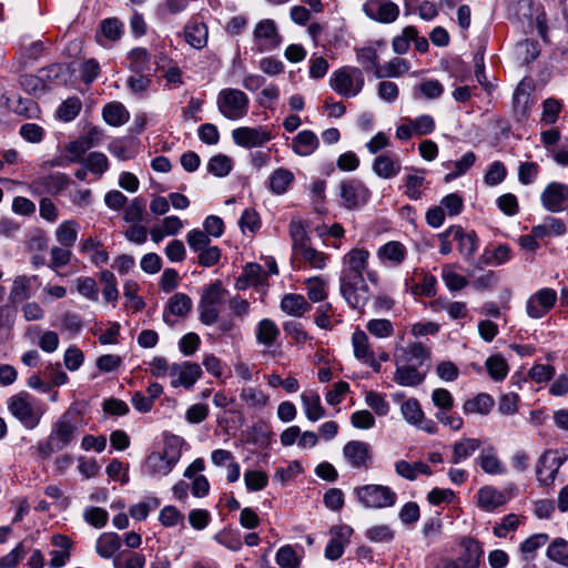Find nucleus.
<instances>
[{
	"label": "nucleus",
	"instance_id": "obj_44",
	"mask_svg": "<svg viewBox=\"0 0 568 568\" xmlns=\"http://www.w3.org/2000/svg\"><path fill=\"white\" fill-rule=\"evenodd\" d=\"M185 41L195 49H201L207 41V28L204 23H190L184 29Z\"/></svg>",
	"mask_w": 568,
	"mask_h": 568
},
{
	"label": "nucleus",
	"instance_id": "obj_32",
	"mask_svg": "<svg viewBox=\"0 0 568 568\" xmlns=\"http://www.w3.org/2000/svg\"><path fill=\"white\" fill-rule=\"evenodd\" d=\"M534 100L530 92L523 85H518L513 95V110L519 120L528 118Z\"/></svg>",
	"mask_w": 568,
	"mask_h": 568
},
{
	"label": "nucleus",
	"instance_id": "obj_53",
	"mask_svg": "<svg viewBox=\"0 0 568 568\" xmlns=\"http://www.w3.org/2000/svg\"><path fill=\"white\" fill-rule=\"evenodd\" d=\"M41 81L48 83L65 82L67 68L61 63H53L39 70Z\"/></svg>",
	"mask_w": 568,
	"mask_h": 568
},
{
	"label": "nucleus",
	"instance_id": "obj_36",
	"mask_svg": "<svg viewBox=\"0 0 568 568\" xmlns=\"http://www.w3.org/2000/svg\"><path fill=\"white\" fill-rule=\"evenodd\" d=\"M255 336L258 344L271 347L280 336V329L274 321L264 318L257 324Z\"/></svg>",
	"mask_w": 568,
	"mask_h": 568
},
{
	"label": "nucleus",
	"instance_id": "obj_56",
	"mask_svg": "<svg viewBox=\"0 0 568 568\" xmlns=\"http://www.w3.org/2000/svg\"><path fill=\"white\" fill-rule=\"evenodd\" d=\"M130 68L135 73H142L149 70L150 54L146 49L134 48L129 52Z\"/></svg>",
	"mask_w": 568,
	"mask_h": 568
},
{
	"label": "nucleus",
	"instance_id": "obj_47",
	"mask_svg": "<svg viewBox=\"0 0 568 568\" xmlns=\"http://www.w3.org/2000/svg\"><path fill=\"white\" fill-rule=\"evenodd\" d=\"M546 555L551 561L568 567V540L555 538L549 544Z\"/></svg>",
	"mask_w": 568,
	"mask_h": 568
},
{
	"label": "nucleus",
	"instance_id": "obj_26",
	"mask_svg": "<svg viewBox=\"0 0 568 568\" xmlns=\"http://www.w3.org/2000/svg\"><path fill=\"white\" fill-rule=\"evenodd\" d=\"M374 173L382 179L395 178L402 169L398 156L384 153L378 155L372 165Z\"/></svg>",
	"mask_w": 568,
	"mask_h": 568
},
{
	"label": "nucleus",
	"instance_id": "obj_31",
	"mask_svg": "<svg viewBox=\"0 0 568 568\" xmlns=\"http://www.w3.org/2000/svg\"><path fill=\"white\" fill-rule=\"evenodd\" d=\"M122 34L123 23L118 18H106L100 22L95 38L99 44L105 45L104 40L116 42Z\"/></svg>",
	"mask_w": 568,
	"mask_h": 568
},
{
	"label": "nucleus",
	"instance_id": "obj_64",
	"mask_svg": "<svg viewBox=\"0 0 568 568\" xmlns=\"http://www.w3.org/2000/svg\"><path fill=\"white\" fill-rule=\"evenodd\" d=\"M425 178L422 174H409L405 179V194L410 200H419L423 196V185Z\"/></svg>",
	"mask_w": 568,
	"mask_h": 568
},
{
	"label": "nucleus",
	"instance_id": "obj_33",
	"mask_svg": "<svg viewBox=\"0 0 568 568\" xmlns=\"http://www.w3.org/2000/svg\"><path fill=\"white\" fill-rule=\"evenodd\" d=\"M301 399L308 420L316 422L324 416L325 410L321 404V398L317 393L313 390L304 392L301 395Z\"/></svg>",
	"mask_w": 568,
	"mask_h": 568
},
{
	"label": "nucleus",
	"instance_id": "obj_55",
	"mask_svg": "<svg viewBox=\"0 0 568 568\" xmlns=\"http://www.w3.org/2000/svg\"><path fill=\"white\" fill-rule=\"evenodd\" d=\"M549 539V536L545 532L535 534L524 540L520 545V551L525 559H532L537 549L544 546Z\"/></svg>",
	"mask_w": 568,
	"mask_h": 568
},
{
	"label": "nucleus",
	"instance_id": "obj_21",
	"mask_svg": "<svg viewBox=\"0 0 568 568\" xmlns=\"http://www.w3.org/2000/svg\"><path fill=\"white\" fill-rule=\"evenodd\" d=\"M462 554L455 560L459 568H478L484 556V549L479 541L473 538L460 540Z\"/></svg>",
	"mask_w": 568,
	"mask_h": 568
},
{
	"label": "nucleus",
	"instance_id": "obj_27",
	"mask_svg": "<svg viewBox=\"0 0 568 568\" xmlns=\"http://www.w3.org/2000/svg\"><path fill=\"white\" fill-rule=\"evenodd\" d=\"M406 255V247L397 241L387 242L377 251L378 258L387 266H398L404 262Z\"/></svg>",
	"mask_w": 568,
	"mask_h": 568
},
{
	"label": "nucleus",
	"instance_id": "obj_42",
	"mask_svg": "<svg viewBox=\"0 0 568 568\" xmlns=\"http://www.w3.org/2000/svg\"><path fill=\"white\" fill-rule=\"evenodd\" d=\"M297 258H300L304 265H307L312 268L323 270L326 266L328 255L324 252L317 251L311 245L304 247L294 254Z\"/></svg>",
	"mask_w": 568,
	"mask_h": 568
},
{
	"label": "nucleus",
	"instance_id": "obj_62",
	"mask_svg": "<svg viewBox=\"0 0 568 568\" xmlns=\"http://www.w3.org/2000/svg\"><path fill=\"white\" fill-rule=\"evenodd\" d=\"M510 260V248L507 245H498L491 252H485L480 257L484 264L501 265Z\"/></svg>",
	"mask_w": 568,
	"mask_h": 568
},
{
	"label": "nucleus",
	"instance_id": "obj_9",
	"mask_svg": "<svg viewBox=\"0 0 568 568\" xmlns=\"http://www.w3.org/2000/svg\"><path fill=\"white\" fill-rule=\"evenodd\" d=\"M339 197L342 205L347 210H354L368 202L371 191L358 179H347L339 184Z\"/></svg>",
	"mask_w": 568,
	"mask_h": 568
},
{
	"label": "nucleus",
	"instance_id": "obj_10",
	"mask_svg": "<svg viewBox=\"0 0 568 568\" xmlns=\"http://www.w3.org/2000/svg\"><path fill=\"white\" fill-rule=\"evenodd\" d=\"M181 458V449L169 444L163 453H151L146 458L145 467L152 475H169Z\"/></svg>",
	"mask_w": 568,
	"mask_h": 568
},
{
	"label": "nucleus",
	"instance_id": "obj_39",
	"mask_svg": "<svg viewBox=\"0 0 568 568\" xmlns=\"http://www.w3.org/2000/svg\"><path fill=\"white\" fill-rule=\"evenodd\" d=\"M79 232V224L74 220H67L59 224L55 230V239L60 245L71 247L77 239Z\"/></svg>",
	"mask_w": 568,
	"mask_h": 568
},
{
	"label": "nucleus",
	"instance_id": "obj_63",
	"mask_svg": "<svg viewBox=\"0 0 568 568\" xmlns=\"http://www.w3.org/2000/svg\"><path fill=\"white\" fill-rule=\"evenodd\" d=\"M561 108L562 105L558 100L552 98L546 99L542 103L541 121L548 125L555 124L558 120Z\"/></svg>",
	"mask_w": 568,
	"mask_h": 568
},
{
	"label": "nucleus",
	"instance_id": "obj_30",
	"mask_svg": "<svg viewBox=\"0 0 568 568\" xmlns=\"http://www.w3.org/2000/svg\"><path fill=\"white\" fill-rule=\"evenodd\" d=\"M320 145L317 135L311 130H303L292 140V150L300 156L313 154Z\"/></svg>",
	"mask_w": 568,
	"mask_h": 568
},
{
	"label": "nucleus",
	"instance_id": "obj_4",
	"mask_svg": "<svg viewBox=\"0 0 568 568\" xmlns=\"http://www.w3.org/2000/svg\"><path fill=\"white\" fill-rule=\"evenodd\" d=\"M227 291L222 282L216 280L203 288L199 302V318L204 325H213L220 316V306L224 302Z\"/></svg>",
	"mask_w": 568,
	"mask_h": 568
},
{
	"label": "nucleus",
	"instance_id": "obj_5",
	"mask_svg": "<svg viewBox=\"0 0 568 568\" xmlns=\"http://www.w3.org/2000/svg\"><path fill=\"white\" fill-rule=\"evenodd\" d=\"M248 97L240 89H222L216 98L220 113L231 121L244 118L248 112Z\"/></svg>",
	"mask_w": 568,
	"mask_h": 568
},
{
	"label": "nucleus",
	"instance_id": "obj_57",
	"mask_svg": "<svg viewBox=\"0 0 568 568\" xmlns=\"http://www.w3.org/2000/svg\"><path fill=\"white\" fill-rule=\"evenodd\" d=\"M100 281L104 284L102 294L106 302H114L119 297V291L114 274L109 270L100 272Z\"/></svg>",
	"mask_w": 568,
	"mask_h": 568
},
{
	"label": "nucleus",
	"instance_id": "obj_45",
	"mask_svg": "<svg viewBox=\"0 0 568 568\" xmlns=\"http://www.w3.org/2000/svg\"><path fill=\"white\" fill-rule=\"evenodd\" d=\"M352 345L354 351V356L359 362L368 358L374 355V351L369 343V338L367 334L362 329H356L352 335Z\"/></svg>",
	"mask_w": 568,
	"mask_h": 568
},
{
	"label": "nucleus",
	"instance_id": "obj_59",
	"mask_svg": "<svg viewBox=\"0 0 568 568\" xmlns=\"http://www.w3.org/2000/svg\"><path fill=\"white\" fill-rule=\"evenodd\" d=\"M307 295L312 302H321L326 296L327 283L320 276L310 277L306 280Z\"/></svg>",
	"mask_w": 568,
	"mask_h": 568
},
{
	"label": "nucleus",
	"instance_id": "obj_17",
	"mask_svg": "<svg viewBox=\"0 0 568 568\" xmlns=\"http://www.w3.org/2000/svg\"><path fill=\"white\" fill-rule=\"evenodd\" d=\"M353 531V528L347 525L333 526L329 530L331 539L325 547V557L329 560L339 559L351 541Z\"/></svg>",
	"mask_w": 568,
	"mask_h": 568
},
{
	"label": "nucleus",
	"instance_id": "obj_24",
	"mask_svg": "<svg viewBox=\"0 0 568 568\" xmlns=\"http://www.w3.org/2000/svg\"><path fill=\"white\" fill-rule=\"evenodd\" d=\"M193 302L190 296L184 293H175L172 295L163 311V321L173 325L174 321L171 316L185 317L192 310Z\"/></svg>",
	"mask_w": 568,
	"mask_h": 568
},
{
	"label": "nucleus",
	"instance_id": "obj_2",
	"mask_svg": "<svg viewBox=\"0 0 568 568\" xmlns=\"http://www.w3.org/2000/svg\"><path fill=\"white\" fill-rule=\"evenodd\" d=\"M80 427V413L77 408L70 407L52 425L47 442L37 446L40 456L47 458L69 446L75 439Z\"/></svg>",
	"mask_w": 568,
	"mask_h": 568
},
{
	"label": "nucleus",
	"instance_id": "obj_19",
	"mask_svg": "<svg viewBox=\"0 0 568 568\" xmlns=\"http://www.w3.org/2000/svg\"><path fill=\"white\" fill-rule=\"evenodd\" d=\"M171 376L175 377L171 385L173 387L183 386L191 388L202 376V368L196 363L184 362L181 365L174 364L170 367Z\"/></svg>",
	"mask_w": 568,
	"mask_h": 568
},
{
	"label": "nucleus",
	"instance_id": "obj_49",
	"mask_svg": "<svg viewBox=\"0 0 568 568\" xmlns=\"http://www.w3.org/2000/svg\"><path fill=\"white\" fill-rule=\"evenodd\" d=\"M290 236L293 243L294 254L310 245V237L307 235L306 227L300 220L291 221Z\"/></svg>",
	"mask_w": 568,
	"mask_h": 568
},
{
	"label": "nucleus",
	"instance_id": "obj_14",
	"mask_svg": "<svg viewBox=\"0 0 568 568\" xmlns=\"http://www.w3.org/2000/svg\"><path fill=\"white\" fill-rule=\"evenodd\" d=\"M70 179L64 173H54L34 179L29 184L33 195H57L69 185Z\"/></svg>",
	"mask_w": 568,
	"mask_h": 568
},
{
	"label": "nucleus",
	"instance_id": "obj_3",
	"mask_svg": "<svg viewBox=\"0 0 568 568\" xmlns=\"http://www.w3.org/2000/svg\"><path fill=\"white\" fill-rule=\"evenodd\" d=\"M7 405L12 416L28 429L36 428L43 415L41 406L27 392H20L9 397Z\"/></svg>",
	"mask_w": 568,
	"mask_h": 568
},
{
	"label": "nucleus",
	"instance_id": "obj_25",
	"mask_svg": "<svg viewBox=\"0 0 568 568\" xmlns=\"http://www.w3.org/2000/svg\"><path fill=\"white\" fill-rule=\"evenodd\" d=\"M477 497L479 508L489 513L505 505L509 499L505 491L498 490L493 486L481 487L478 490Z\"/></svg>",
	"mask_w": 568,
	"mask_h": 568
},
{
	"label": "nucleus",
	"instance_id": "obj_23",
	"mask_svg": "<svg viewBox=\"0 0 568 568\" xmlns=\"http://www.w3.org/2000/svg\"><path fill=\"white\" fill-rule=\"evenodd\" d=\"M428 371V365L425 369L415 365H404L396 363V371L394 373V382L400 386L415 387L420 385Z\"/></svg>",
	"mask_w": 568,
	"mask_h": 568
},
{
	"label": "nucleus",
	"instance_id": "obj_28",
	"mask_svg": "<svg viewBox=\"0 0 568 568\" xmlns=\"http://www.w3.org/2000/svg\"><path fill=\"white\" fill-rule=\"evenodd\" d=\"M453 232V240L458 243V251L465 258H470L478 247V237L475 232L466 233L462 226L449 227Z\"/></svg>",
	"mask_w": 568,
	"mask_h": 568
},
{
	"label": "nucleus",
	"instance_id": "obj_37",
	"mask_svg": "<svg viewBox=\"0 0 568 568\" xmlns=\"http://www.w3.org/2000/svg\"><path fill=\"white\" fill-rule=\"evenodd\" d=\"M480 468L489 475H501L506 473V467L497 457L493 448L483 450L477 458Z\"/></svg>",
	"mask_w": 568,
	"mask_h": 568
},
{
	"label": "nucleus",
	"instance_id": "obj_51",
	"mask_svg": "<svg viewBox=\"0 0 568 568\" xmlns=\"http://www.w3.org/2000/svg\"><path fill=\"white\" fill-rule=\"evenodd\" d=\"M486 368L494 381H503L508 374V364L500 355H493L486 359Z\"/></svg>",
	"mask_w": 568,
	"mask_h": 568
},
{
	"label": "nucleus",
	"instance_id": "obj_11",
	"mask_svg": "<svg viewBox=\"0 0 568 568\" xmlns=\"http://www.w3.org/2000/svg\"><path fill=\"white\" fill-rule=\"evenodd\" d=\"M253 41L258 52L272 51L280 47L281 36L272 19L257 22L253 32Z\"/></svg>",
	"mask_w": 568,
	"mask_h": 568
},
{
	"label": "nucleus",
	"instance_id": "obj_29",
	"mask_svg": "<svg viewBox=\"0 0 568 568\" xmlns=\"http://www.w3.org/2000/svg\"><path fill=\"white\" fill-rule=\"evenodd\" d=\"M122 545L121 537L115 532H103L95 541V551L103 559H113Z\"/></svg>",
	"mask_w": 568,
	"mask_h": 568
},
{
	"label": "nucleus",
	"instance_id": "obj_38",
	"mask_svg": "<svg viewBox=\"0 0 568 568\" xmlns=\"http://www.w3.org/2000/svg\"><path fill=\"white\" fill-rule=\"evenodd\" d=\"M480 447L477 438H463L453 445L452 463L459 464L470 457Z\"/></svg>",
	"mask_w": 568,
	"mask_h": 568
},
{
	"label": "nucleus",
	"instance_id": "obj_20",
	"mask_svg": "<svg viewBox=\"0 0 568 568\" xmlns=\"http://www.w3.org/2000/svg\"><path fill=\"white\" fill-rule=\"evenodd\" d=\"M429 359V351L419 342L408 343L395 354V362L404 365L422 367Z\"/></svg>",
	"mask_w": 568,
	"mask_h": 568
},
{
	"label": "nucleus",
	"instance_id": "obj_7",
	"mask_svg": "<svg viewBox=\"0 0 568 568\" xmlns=\"http://www.w3.org/2000/svg\"><path fill=\"white\" fill-rule=\"evenodd\" d=\"M358 501L366 508H388L397 500L396 493L388 486L368 484L355 488Z\"/></svg>",
	"mask_w": 568,
	"mask_h": 568
},
{
	"label": "nucleus",
	"instance_id": "obj_60",
	"mask_svg": "<svg viewBox=\"0 0 568 568\" xmlns=\"http://www.w3.org/2000/svg\"><path fill=\"white\" fill-rule=\"evenodd\" d=\"M240 396L247 406L255 408L265 406L268 400V397L256 387L243 388Z\"/></svg>",
	"mask_w": 568,
	"mask_h": 568
},
{
	"label": "nucleus",
	"instance_id": "obj_54",
	"mask_svg": "<svg viewBox=\"0 0 568 568\" xmlns=\"http://www.w3.org/2000/svg\"><path fill=\"white\" fill-rule=\"evenodd\" d=\"M366 329L377 338H387L394 333V325L387 318H373L367 322Z\"/></svg>",
	"mask_w": 568,
	"mask_h": 568
},
{
	"label": "nucleus",
	"instance_id": "obj_61",
	"mask_svg": "<svg viewBox=\"0 0 568 568\" xmlns=\"http://www.w3.org/2000/svg\"><path fill=\"white\" fill-rule=\"evenodd\" d=\"M365 403L378 416H386L389 412V404L385 399V396L377 392H374V390L366 392Z\"/></svg>",
	"mask_w": 568,
	"mask_h": 568
},
{
	"label": "nucleus",
	"instance_id": "obj_6",
	"mask_svg": "<svg viewBox=\"0 0 568 568\" xmlns=\"http://www.w3.org/2000/svg\"><path fill=\"white\" fill-rule=\"evenodd\" d=\"M365 83L364 74L356 67H343L334 71L329 79V87L345 98L356 97Z\"/></svg>",
	"mask_w": 568,
	"mask_h": 568
},
{
	"label": "nucleus",
	"instance_id": "obj_34",
	"mask_svg": "<svg viewBox=\"0 0 568 568\" xmlns=\"http://www.w3.org/2000/svg\"><path fill=\"white\" fill-rule=\"evenodd\" d=\"M102 116L109 125L120 126L129 121L130 113L121 102H111L104 105Z\"/></svg>",
	"mask_w": 568,
	"mask_h": 568
},
{
	"label": "nucleus",
	"instance_id": "obj_50",
	"mask_svg": "<svg viewBox=\"0 0 568 568\" xmlns=\"http://www.w3.org/2000/svg\"><path fill=\"white\" fill-rule=\"evenodd\" d=\"M232 160L225 154H216L212 156L206 165L207 172L219 176H226L232 170Z\"/></svg>",
	"mask_w": 568,
	"mask_h": 568
},
{
	"label": "nucleus",
	"instance_id": "obj_18",
	"mask_svg": "<svg viewBox=\"0 0 568 568\" xmlns=\"http://www.w3.org/2000/svg\"><path fill=\"white\" fill-rule=\"evenodd\" d=\"M540 201L542 206L552 213L565 210L568 201V185L559 182L549 183L541 192Z\"/></svg>",
	"mask_w": 568,
	"mask_h": 568
},
{
	"label": "nucleus",
	"instance_id": "obj_22",
	"mask_svg": "<svg viewBox=\"0 0 568 568\" xmlns=\"http://www.w3.org/2000/svg\"><path fill=\"white\" fill-rule=\"evenodd\" d=\"M343 455L354 468L367 467L372 459L369 444L362 440H351L343 447Z\"/></svg>",
	"mask_w": 568,
	"mask_h": 568
},
{
	"label": "nucleus",
	"instance_id": "obj_12",
	"mask_svg": "<svg viewBox=\"0 0 568 568\" xmlns=\"http://www.w3.org/2000/svg\"><path fill=\"white\" fill-rule=\"evenodd\" d=\"M403 418L410 425L427 434H435L438 429L436 423L427 418L416 398H409L400 405Z\"/></svg>",
	"mask_w": 568,
	"mask_h": 568
},
{
	"label": "nucleus",
	"instance_id": "obj_46",
	"mask_svg": "<svg viewBox=\"0 0 568 568\" xmlns=\"http://www.w3.org/2000/svg\"><path fill=\"white\" fill-rule=\"evenodd\" d=\"M145 562L144 555L123 550L113 558V568H144Z\"/></svg>",
	"mask_w": 568,
	"mask_h": 568
},
{
	"label": "nucleus",
	"instance_id": "obj_58",
	"mask_svg": "<svg viewBox=\"0 0 568 568\" xmlns=\"http://www.w3.org/2000/svg\"><path fill=\"white\" fill-rule=\"evenodd\" d=\"M275 560L281 568H297L301 562L296 551L290 545L278 548Z\"/></svg>",
	"mask_w": 568,
	"mask_h": 568
},
{
	"label": "nucleus",
	"instance_id": "obj_15",
	"mask_svg": "<svg viewBox=\"0 0 568 568\" xmlns=\"http://www.w3.org/2000/svg\"><path fill=\"white\" fill-rule=\"evenodd\" d=\"M363 12L374 21L392 23L399 16V8L390 0H369L363 4Z\"/></svg>",
	"mask_w": 568,
	"mask_h": 568
},
{
	"label": "nucleus",
	"instance_id": "obj_16",
	"mask_svg": "<svg viewBox=\"0 0 568 568\" xmlns=\"http://www.w3.org/2000/svg\"><path fill=\"white\" fill-rule=\"evenodd\" d=\"M232 138L235 144L242 148L252 149L264 145L272 139V135L262 126H241L232 131Z\"/></svg>",
	"mask_w": 568,
	"mask_h": 568
},
{
	"label": "nucleus",
	"instance_id": "obj_52",
	"mask_svg": "<svg viewBox=\"0 0 568 568\" xmlns=\"http://www.w3.org/2000/svg\"><path fill=\"white\" fill-rule=\"evenodd\" d=\"M262 267L256 263H247L243 270V274L237 280V287L245 288L250 285L261 283Z\"/></svg>",
	"mask_w": 568,
	"mask_h": 568
},
{
	"label": "nucleus",
	"instance_id": "obj_8",
	"mask_svg": "<svg viewBox=\"0 0 568 568\" xmlns=\"http://www.w3.org/2000/svg\"><path fill=\"white\" fill-rule=\"evenodd\" d=\"M555 452L547 449L545 450L538 458L535 466L536 479L538 481L539 487L551 489L556 477L558 475L559 468L566 462L567 456H554Z\"/></svg>",
	"mask_w": 568,
	"mask_h": 568
},
{
	"label": "nucleus",
	"instance_id": "obj_1",
	"mask_svg": "<svg viewBox=\"0 0 568 568\" xmlns=\"http://www.w3.org/2000/svg\"><path fill=\"white\" fill-rule=\"evenodd\" d=\"M369 252L363 247H354L342 260L339 292L353 308H363L369 298L368 287L363 273L368 265Z\"/></svg>",
	"mask_w": 568,
	"mask_h": 568
},
{
	"label": "nucleus",
	"instance_id": "obj_40",
	"mask_svg": "<svg viewBox=\"0 0 568 568\" xmlns=\"http://www.w3.org/2000/svg\"><path fill=\"white\" fill-rule=\"evenodd\" d=\"M494 399L490 395L481 393L476 397L468 399L463 405L465 414H480L487 415L494 407Z\"/></svg>",
	"mask_w": 568,
	"mask_h": 568
},
{
	"label": "nucleus",
	"instance_id": "obj_48",
	"mask_svg": "<svg viewBox=\"0 0 568 568\" xmlns=\"http://www.w3.org/2000/svg\"><path fill=\"white\" fill-rule=\"evenodd\" d=\"M293 181V173L286 169L280 168L270 176V189L275 194H283L287 191Z\"/></svg>",
	"mask_w": 568,
	"mask_h": 568
},
{
	"label": "nucleus",
	"instance_id": "obj_13",
	"mask_svg": "<svg viewBox=\"0 0 568 568\" xmlns=\"http://www.w3.org/2000/svg\"><path fill=\"white\" fill-rule=\"evenodd\" d=\"M557 293L552 288H541L529 296L526 302V313L530 318L544 317L556 304Z\"/></svg>",
	"mask_w": 568,
	"mask_h": 568
},
{
	"label": "nucleus",
	"instance_id": "obj_43",
	"mask_svg": "<svg viewBox=\"0 0 568 568\" xmlns=\"http://www.w3.org/2000/svg\"><path fill=\"white\" fill-rule=\"evenodd\" d=\"M36 278L37 276H17L13 281L12 288L9 294L11 303L16 304L28 300L31 296V282Z\"/></svg>",
	"mask_w": 568,
	"mask_h": 568
},
{
	"label": "nucleus",
	"instance_id": "obj_35",
	"mask_svg": "<svg viewBox=\"0 0 568 568\" xmlns=\"http://www.w3.org/2000/svg\"><path fill=\"white\" fill-rule=\"evenodd\" d=\"M409 70V62L402 58H394L387 63L376 67L374 75L377 79L383 78H397Z\"/></svg>",
	"mask_w": 568,
	"mask_h": 568
},
{
	"label": "nucleus",
	"instance_id": "obj_41",
	"mask_svg": "<svg viewBox=\"0 0 568 568\" xmlns=\"http://www.w3.org/2000/svg\"><path fill=\"white\" fill-rule=\"evenodd\" d=\"M310 304L304 296L298 294H286L281 302V308L288 315L300 317L310 310Z\"/></svg>",
	"mask_w": 568,
	"mask_h": 568
}]
</instances>
